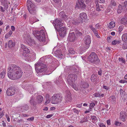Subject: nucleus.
I'll use <instances>...</instances> for the list:
<instances>
[{"instance_id":"obj_18","label":"nucleus","mask_w":127,"mask_h":127,"mask_svg":"<svg viewBox=\"0 0 127 127\" xmlns=\"http://www.w3.org/2000/svg\"><path fill=\"white\" fill-rule=\"evenodd\" d=\"M126 114L124 112H121L120 113V119L123 122L125 121L126 119Z\"/></svg>"},{"instance_id":"obj_43","label":"nucleus","mask_w":127,"mask_h":127,"mask_svg":"<svg viewBox=\"0 0 127 127\" xmlns=\"http://www.w3.org/2000/svg\"><path fill=\"white\" fill-rule=\"evenodd\" d=\"M91 118L92 120V122L94 123H95L97 120L96 117L94 116H91Z\"/></svg>"},{"instance_id":"obj_31","label":"nucleus","mask_w":127,"mask_h":127,"mask_svg":"<svg viewBox=\"0 0 127 127\" xmlns=\"http://www.w3.org/2000/svg\"><path fill=\"white\" fill-rule=\"evenodd\" d=\"M69 53L68 54V55L70 56V54H74L76 52L73 49L70 48L68 50Z\"/></svg>"},{"instance_id":"obj_57","label":"nucleus","mask_w":127,"mask_h":127,"mask_svg":"<svg viewBox=\"0 0 127 127\" xmlns=\"http://www.w3.org/2000/svg\"><path fill=\"white\" fill-rule=\"evenodd\" d=\"M107 39V41L108 42H110L112 39V37L111 36L108 37Z\"/></svg>"},{"instance_id":"obj_60","label":"nucleus","mask_w":127,"mask_h":127,"mask_svg":"<svg viewBox=\"0 0 127 127\" xmlns=\"http://www.w3.org/2000/svg\"><path fill=\"white\" fill-rule=\"evenodd\" d=\"M73 111L75 113H78L79 112L78 110H77L76 109L74 108L73 109Z\"/></svg>"},{"instance_id":"obj_64","label":"nucleus","mask_w":127,"mask_h":127,"mask_svg":"<svg viewBox=\"0 0 127 127\" xmlns=\"http://www.w3.org/2000/svg\"><path fill=\"white\" fill-rule=\"evenodd\" d=\"M53 116V115L52 114H49L47 115L46 116V117L47 118H50L52 117Z\"/></svg>"},{"instance_id":"obj_20","label":"nucleus","mask_w":127,"mask_h":127,"mask_svg":"<svg viewBox=\"0 0 127 127\" xmlns=\"http://www.w3.org/2000/svg\"><path fill=\"white\" fill-rule=\"evenodd\" d=\"M29 106L27 104H25L21 107L20 110L22 112H25L28 110L29 109Z\"/></svg>"},{"instance_id":"obj_42","label":"nucleus","mask_w":127,"mask_h":127,"mask_svg":"<svg viewBox=\"0 0 127 127\" xmlns=\"http://www.w3.org/2000/svg\"><path fill=\"white\" fill-rule=\"evenodd\" d=\"M110 5L111 6H115L116 5V3L114 0H111Z\"/></svg>"},{"instance_id":"obj_46","label":"nucleus","mask_w":127,"mask_h":127,"mask_svg":"<svg viewBox=\"0 0 127 127\" xmlns=\"http://www.w3.org/2000/svg\"><path fill=\"white\" fill-rule=\"evenodd\" d=\"M5 74V71L4 70H3L0 74V76L1 78H3Z\"/></svg>"},{"instance_id":"obj_44","label":"nucleus","mask_w":127,"mask_h":127,"mask_svg":"<svg viewBox=\"0 0 127 127\" xmlns=\"http://www.w3.org/2000/svg\"><path fill=\"white\" fill-rule=\"evenodd\" d=\"M96 76L94 74H93L91 77V81L94 82L95 81Z\"/></svg>"},{"instance_id":"obj_61","label":"nucleus","mask_w":127,"mask_h":127,"mask_svg":"<svg viewBox=\"0 0 127 127\" xmlns=\"http://www.w3.org/2000/svg\"><path fill=\"white\" fill-rule=\"evenodd\" d=\"M121 123L119 122H116L115 123V125L117 126H120Z\"/></svg>"},{"instance_id":"obj_38","label":"nucleus","mask_w":127,"mask_h":127,"mask_svg":"<svg viewBox=\"0 0 127 127\" xmlns=\"http://www.w3.org/2000/svg\"><path fill=\"white\" fill-rule=\"evenodd\" d=\"M0 1L1 3V5L4 6H7L6 5L7 3V1L6 0H0Z\"/></svg>"},{"instance_id":"obj_56","label":"nucleus","mask_w":127,"mask_h":127,"mask_svg":"<svg viewBox=\"0 0 127 127\" xmlns=\"http://www.w3.org/2000/svg\"><path fill=\"white\" fill-rule=\"evenodd\" d=\"M95 28L97 29H99L100 28V26L99 23L96 24L95 26Z\"/></svg>"},{"instance_id":"obj_41","label":"nucleus","mask_w":127,"mask_h":127,"mask_svg":"<svg viewBox=\"0 0 127 127\" xmlns=\"http://www.w3.org/2000/svg\"><path fill=\"white\" fill-rule=\"evenodd\" d=\"M28 91L31 94H32L33 92L35 91L34 88L32 87H31L30 88H29Z\"/></svg>"},{"instance_id":"obj_1","label":"nucleus","mask_w":127,"mask_h":127,"mask_svg":"<svg viewBox=\"0 0 127 127\" xmlns=\"http://www.w3.org/2000/svg\"><path fill=\"white\" fill-rule=\"evenodd\" d=\"M22 69L19 66L14 64L9 65L7 69L8 77L12 80H15L20 78L22 74Z\"/></svg>"},{"instance_id":"obj_39","label":"nucleus","mask_w":127,"mask_h":127,"mask_svg":"<svg viewBox=\"0 0 127 127\" xmlns=\"http://www.w3.org/2000/svg\"><path fill=\"white\" fill-rule=\"evenodd\" d=\"M29 55L31 59H35L36 55V54L33 52H31Z\"/></svg>"},{"instance_id":"obj_62","label":"nucleus","mask_w":127,"mask_h":127,"mask_svg":"<svg viewBox=\"0 0 127 127\" xmlns=\"http://www.w3.org/2000/svg\"><path fill=\"white\" fill-rule=\"evenodd\" d=\"M70 18V17H69V18H67L65 20L67 23H70V19H69V18Z\"/></svg>"},{"instance_id":"obj_28","label":"nucleus","mask_w":127,"mask_h":127,"mask_svg":"<svg viewBox=\"0 0 127 127\" xmlns=\"http://www.w3.org/2000/svg\"><path fill=\"white\" fill-rule=\"evenodd\" d=\"M15 44V42H13L11 40H10L8 42V46L9 48L14 46Z\"/></svg>"},{"instance_id":"obj_29","label":"nucleus","mask_w":127,"mask_h":127,"mask_svg":"<svg viewBox=\"0 0 127 127\" xmlns=\"http://www.w3.org/2000/svg\"><path fill=\"white\" fill-rule=\"evenodd\" d=\"M104 95V94H101L100 93H95L93 95V96L95 97H100L101 96L103 97Z\"/></svg>"},{"instance_id":"obj_11","label":"nucleus","mask_w":127,"mask_h":127,"mask_svg":"<svg viewBox=\"0 0 127 127\" xmlns=\"http://www.w3.org/2000/svg\"><path fill=\"white\" fill-rule=\"evenodd\" d=\"M86 5L82 0H78L76 5V8L80 7L81 9H83L85 7Z\"/></svg>"},{"instance_id":"obj_15","label":"nucleus","mask_w":127,"mask_h":127,"mask_svg":"<svg viewBox=\"0 0 127 127\" xmlns=\"http://www.w3.org/2000/svg\"><path fill=\"white\" fill-rule=\"evenodd\" d=\"M80 16L81 19L79 20L78 23L81 22L82 23L83 19L86 20L88 18L87 14L84 12L80 13Z\"/></svg>"},{"instance_id":"obj_47","label":"nucleus","mask_w":127,"mask_h":127,"mask_svg":"<svg viewBox=\"0 0 127 127\" xmlns=\"http://www.w3.org/2000/svg\"><path fill=\"white\" fill-rule=\"evenodd\" d=\"M124 10L127 11V1H125L124 2Z\"/></svg>"},{"instance_id":"obj_35","label":"nucleus","mask_w":127,"mask_h":127,"mask_svg":"<svg viewBox=\"0 0 127 127\" xmlns=\"http://www.w3.org/2000/svg\"><path fill=\"white\" fill-rule=\"evenodd\" d=\"M46 60H47L49 61V62H51L52 60V57L51 55H47L45 57Z\"/></svg>"},{"instance_id":"obj_13","label":"nucleus","mask_w":127,"mask_h":127,"mask_svg":"<svg viewBox=\"0 0 127 127\" xmlns=\"http://www.w3.org/2000/svg\"><path fill=\"white\" fill-rule=\"evenodd\" d=\"M66 95L65 96V99L67 102H71L72 100L71 97V93L69 90H67L65 92Z\"/></svg>"},{"instance_id":"obj_52","label":"nucleus","mask_w":127,"mask_h":127,"mask_svg":"<svg viewBox=\"0 0 127 127\" xmlns=\"http://www.w3.org/2000/svg\"><path fill=\"white\" fill-rule=\"evenodd\" d=\"M122 48L123 49H127V44L126 43H124L122 46Z\"/></svg>"},{"instance_id":"obj_55","label":"nucleus","mask_w":127,"mask_h":127,"mask_svg":"<svg viewBox=\"0 0 127 127\" xmlns=\"http://www.w3.org/2000/svg\"><path fill=\"white\" fill-rule=\"evenodd\" d=\"M119 82L120 83H127V81L124 80L122 79L119 81Z\"/></svg>"},{"instance_id":"obj_12","label":"nucleus","mask_w":127,"mask_h":127,"mask_svg":"<svg viewBox=\"0 0 127 127\" xmlns=\"http://www.w3.org/2000/svg\"><path fill=\"white\" fill-rule=\"evenodd\" d=\"M15 90L13 87L8 88L6 90V93L8 96H12L14 95L15 93Z\"/></svg>"},{"instance_id":"obj_6","label":"nucleus","mask_w":127,"mask_h":127,"mask_svg":"<svg viewBox=\"0 0 127 127\" xmlns=\"http://www.w3.org/2000/svg\"><path fill=\"white\" fill-rule=\"evenodd\" d=\"M84 41L85 43L84 47H81V50L82 51H85L86 49H88L90 46V44L91 43V38L89 35L86 36L84 39Z\"/></svg>"},{"instance_id":"obj_27","label":"nucleus","mask_w":127,"mask_h":127,"mask_svg":"<svg viewBox=\"0 0 127 127\" xmlns=\"http://www.w3.org/2000/svg\"><path fill=\"white\" fill-rule=\"evenodd\" d=\"M49 95L48 94H47L46 95V101L45 103V104L47 105L50 103V99L49 98Z\"/></svg>"},{"instance_id":"obj_22","label":"nucleus","mask_w":127,"mask_h":127,"mask_svg":"<svg viewBox=\"0 0 127 127\" xmlns=\"http://www.w3.org/2000/svg\"><path fill=\"white\" fill-rule=\"evenodd\" d=\"M59 16L61 18H63L64 20L66 19L67 18V16L64 12L62 11L59 13Z\"/></svg>"},{"instance_id":"obj_3","label":"nucleus","mask_w":127,"mask_h":127,"mask_svg":"<svg viewBox=\"0 0 127 127\" xmlns=\"http://www.w3.org/2000/svg\"><path fill=\"white\" fill-rule=\"evenodd\" d=\"M41 58L38 61L37 64H35V69L37 73L39 72H45L46 71V65L43 64Z\"/></svg>"},{"instance_id":"obj_36","label":"nucleus","mask_w":127,"mask_h":127,"mask_svg":"<svg viewBox=\"0 0 127 127\" xmlns=\"http://www.w3.org/2000/svg\"><path fill=\"white\" fill-rule=\"evenodd\" d=\"M89 27L94 33L96 32H97V31L96 29V28H94L92 25H90L89 26Z\"/></svg>"},{"instance_id":"obj_2","label":"nucleus","mask_w":127,"mask_h":127,"mask_svg":"<svg viewBox=\"0 0 127 127\" xmlns=\"http://www.w3.org/2000/svg\"><path fill=\"white\" fill-rule=\"evenodd\" d=\"M45 31L43 30L40 31H33L32 33L34 36L40 41L44 42L45 41Z\"/></svg>"},{"instance_id":"obj_32","label":"nucleus","mask_w":127,"mask_h":127,"mask_svg":"<svg viewBox=\"0 0 127 127\" xmlns=\"http://www.w3.org/2000/svg\"><path fill=\"white\" fill-rule=\"evenodd\" d=\"M13 33V32L11 31H10L8 32L5 36V37L6 39H7L9 38Z\"/></svg>"},{"instance_id":"obj_48","label":"nucleus","mask_w":127,"mask_h":127,"mask_svg":"<svg viewBox=\"0 0 127 127\" xmlns=\"http://www.w3.org/2000/svg\"><path fill=\"white\" fill-rule=\"evenodd\" d=\"M120 42L119 41L114 40L112 42V44L113 45H115L116 44H119Z\"/></svg>"},{"instance_id":"obj_23","label":"nucleus","mask_w":127,"mask_h":127,"mask_svg":"<svg viewBox=\"0 0 127 127\" xmlns=\"http://www.w3.org/2000/svg\"><path fill=\"white\" fill-rule=\"evenodd\" d=\"M70 19V24H78L80 23H78V21H76L75 19H73L71 17H70L69 18Z\"/></svg>"},{"instance_id":"obj_30","label":"nucleus","mask_w":127,"mask_h":127,"mask_svg":"<svg viewBox=\"0 0 127 127\" xmlns=\"http://www.w3.org/2000/svg\"><path fill=\"white\" fill-rule=\"evenodd\" d=\"M122 37L123 41L125 42H127V33L123 34Z\"/></svg>"},{"instance_id":"obj_58","label":"nucleus","mask_w":127,"mask_h":127,"mask_svg":"<svg viewBox=\"0 0 127 127\" xmlns=\"http://www.w3.org/2000/svg\"><path fill=\"white\" fill-rule=\"evenodd\" d=\"M33 22L32 23L39 21V20L35 17H34L33 18Z\"/></svg>"},{"instance_id":"obj_34","label":"nucleus","mask_w":127,"mask_h":127,"mask_svg":"<svg viewBox=\"0 0 127 127\" xmlns=\"http://www.w3.org/2000/svg\"><path fill=\"white\" fill-rule=\"evenodd\" d=\"M115 22H114L113 21H112L109 24L108 26V27L109 29L113 28L115 27Z\"/></svg>"},{"instance_id":"obj_49","label":"nucleus","mask_w":127,"mask_h":127,"mask_svg":"<svg viewBox=\"0 0 127 127\" xmlns=\"http://www.w3.org/2000/svg\"><path fill=\"white\" fill-rule=\"evenodd\" d=\"M76 33L78 36H81L82 35V33L78 31H76Z\"/></svg>"},{"instance_id":"obj_59","label":"nucleus","mask_w":127,"mask_h":127,"mask_svg":"<svg viewBox=\"0 0 127 127\" xmlns=\"http://www.w3.org/2000/svg\"><path fill=\"white\" fill-rule=\"evenodd\" d=\"M4 111H2V112L0 113V118L2 117L4 115Z\"/></svg>"},{"instance_id":"obj_50","label":"nucleus","mask_w":127,"mask_h":127,"mask_svg":"<svg viewBox=\"0 0 127 127\" xmlns=\"http://www.w3.org/2000/svg\"><path fill=\"white\" fill-rule=\"evenodd\" d=\"M119 62H121L122 63H125V61L124 59L122 57L119 58Z\"/></svg>"},{"instance_id":"obj_24","label":"nucleus","mask_w":127,"mask_h":127,"mask_svg":"<svg viewBox=\"0 0 127 127\" xmlns=\"http://www.w3.org/2000/svg\"><path fill=\"white\" fill-rule=\"evenodd\" d=\"M89 84L88 83L86 82H83L82 84V86H81V89H80V90L81 91L82 90V88H86L88 87Z\"/></svg>"},{"instance_id":"obj_21","label":"nucleus","mask_w":127,"mask_h":127,"mask_svg":"<svg viewBox=\"0 0 127 127\" xmlns=\"http://www.w3.org/2000/svg\"><path fill=\"white\" fill-rule=\"evenodd\" d=\"M30 103L33 106H35L37 104L36 101H35V99L32 97L31 98Z\"/></svg>"},{"instance_id":"obj_25","label":"nucleus","mask_w":127,"mask_h":127,"mask_svg":"<svg viewBox=\"0 0 127 127\" xmlns=\"http://www.w3.org/2000/svg\"><path fill=\"white\" fill-rule=\"evenodd\" d=\"M98 0H95V3L96 4V11H100L101 10V9L100 8V6H99V4L98 3Z\"/></svg>"},{"instance_id":"obj_8","label":"nucleus","mask_w":127,"mask_h":127,"mask_svg":"<svg viewBox=\"0 0 127 127\" xmlns=\"http://www.w3.org/2000/svg\"><path fill=\"white\" fill-rule=\"evenodd\" d=\"M77 78V75L74 74H70L68 76L67 81L69 85L72 84L73 82H74Z\"/></svg>"},{"instance_id":"obj_9","label":"nucleus","mask_w":127,"mask_h":127,"mask_svg":"<svg viewBox=\"0 0 127 127\" xmlns=\"http://www.w3.org/2000/svg\"><path fill=\"white\" fill-rule=\"evenodd\" d=\"M53 24L54 25H55V28L57 30V28L58 29L59 28H60V27L64 25V22L62 21L60 19H56L55 20L53 21Z\"/></svg>"},{"instance_id":"obj_17","label":"nucleus","mask_w":127,"mask_h":127,"mask_svg":"<svg viewBox=\"0 0 127 127\" xmlns=\"http://www.w3.org/2000/svg\"><path fill=\"white\" fill-rule=\"evenodd\" d=\"M21 49L24 53L28 54L30 52V49L23 44L21 45Z\"/></svg>"},{"instance_id":"obj_54","label":"nucleus","mask_w":127,"mask_h":127,"mask_svg":"<svg viewBox=\"0 0 127 127\" xmlns=\"http://www.w3.org/2000/svg\"><path fill=\"white\" fill-rule=\"evenodd\" d=\"M34 119L33 117H32L30 118H29L27 119V120L28 121H32Z\"/></svg>"},{"instance_id":"obj_45","label":"nucleus","mask_w":127,"mask_h":127,"mask_svg":"<svg viewBox=\"0 0 127 127\" xmlns=\"http://www.w3.org/2000/svg\"><path fill=\"white\" fill-rule=\"evenodd\" d=\"M4 8L0 6V11L1 12H4L5 11V10L7 9L8 8V6H5Z\"/></svg>"},{"instance_id":"obj_16","label":"nucleus","mask_w":127,"mask_h":127,"mask_svg":"<svg viewBox=\"0 0 127 127\" xmlns=\"http://www.w3.org/2000/svg\"><path fill=\"white\" fill-rule=\"evenodd\" d=\"M54 54L55 56L60 59H62L63 58V55L60 50H56L54 53Z\"/></svg>"},{"instance_id":"obj_14","label":"nucleus","mask_w":127,"mask_h":127,"mask_svg":"<svg viewBox=\"0 0 127 127\" xmlns=\"http://www.w3.org/2000/svg\"><path fill=\"white\" fill-rule=\"evenodd\" d=\"M57 30L59 32L61 36H64L66 33V28L64 27H62L58 29L57 28Z\"/></svg>"},{"instance_id":"obj_19","label":"nucleus","mask_w":127,"mask_h":127,"mask_svg":"<svg viewBox=\"0 0 127 127\" xmlns=\"http://www.w3.org/2000/svg\"><path fill=\"white\" fill-rule=\"evenodd\" d=\"M36 100L37 104H39L43 101V97L41 95H38L36 97Z\"/></svg>"},{"instance_id":"obj_5","label":"nucleus","mask_w":127,"mask_h":127,"mask_svg":"<svg viewBox=\"0 0 127 127\" xmlns=\"http://www.w3.org/2000/svg\"><path fill=\"white\" fill-rule=\"evenodd\" d=\"M88 59L90 62L96 64H98L100 61L97 55L94 52H92L90 54L88 57Z\"/></svg>"},{"instance_id":"obj_51","label":"nucleus","mask_w":127,"mask_h":127,"mask_svg":"<svg viewBox=\"0 0 127 127\" xmlns=\"http://www.w3.org/2000/svg\"><path fill=\"white\" fill-rule=\"evenodd\" d=\"M124 28L123 26H120L119 28V33H120L123 30Z\"/></svg>"},{"instance_id":"obj_26","label":"nucleus","mask_w":127,"mask_h":127,"mask_svg":"<svg viewBox=\"0 0 127 127\" xmlns=\"http://www.w3.org/2000/svg\"><path fill=\"white\" fill-rule=\"evenodd\" d=\"M124 6H123L121 5H119V8L117 10V12L118 13H120L121 12L123 11Z\"/></svg>"},{"instance_id":"obj_53","label":"nucleus","mask_w":127,"mask_h":127,"mask_svg":"<svg viewBox=\"0 0 127 127\" xmlns=\"http://www.w3.org/2000/svg\"><path fill=\"white\" fill-rule=\"evenodd\" d=\"M95 105V104L94 103H92L90 104V109L94 107Z\"/></svg>"},{"instance_id":"obj_10","label":"nucleus","mask_w":127,"mask_h":127,"mask_svg":"<svg viewBox=\"0 0 127 127\" xmlns=\"http://www.w3.org/2000/svg\"><path fill=\"white\" fill-rule=\"evenodd\" d=\"M76 39V37L74 32H70L68 34V40L71 42H74Z\"/></svg>"},{"instance_id":"obj_40","label":"nucleus","mask_w":127,"mask_h":127,"mask_svg":"<svg viewBox=\"0 0 127 127\" xmlns=\"http://www.w3.org/2000/svg\"><path fill=\"white\" fill-rule=\"evenodd\" d=\"M69 85L71 86L72 87L74 88V89L76 91H77L78 90V89L76 86V85L74 83V82L72 83V84Z\"/></svg>"},{"instance_id":"obj_33","label":"nucleus","mask_w":127,"mask_h":127,"mask_svg":"<svg viewBox=\"0 0 127 127\" xmlns=\"http://www.w3.org/2000/svg\"><path fill=\"white\" fill-rule=\"evenodd\" d=\"M121 23L124 25L127 24V18H122L121 20Z\"/></svg>"},{"instance_id":"obj_4","label":"nucleus","mask_w":127,"mask_h":127,"mask_svg":"<svg viewBox=\"0 0 127 127\" xmlns=\"http://www.w3.org/2000/svg\"><path fill=\"white\" fill-rule=\"evenodd\" d=\"M27 9L30 13L33 15L36 13V6L31 0H28L27 3Z\"/></svg>"},{"instance_id":"obj_63","label":"nucleus","mask_w":127,"mask_h":127,"mask_svg":"<svg viewBox=\"0 0 127 127\" xmlns=\"http://www.w3.org/2000/svg\"><path fill=\"white\" fill-rule=\"evenodd\" d=\"M99 127H105V126L103 123H101L99 124Z\"/></svg>"},{"instance_id":"obj_7","label":"nucleus","mask_w":127,"mask_h":127,"mask_svg":"<svg viewBox=\"0 0 127 127\" xmlns=\"http://www.w3.org/2000/svg\"><path fill=\"white\" fill-rule=\"evenodd\" d=\"M62 96L59 94H55L52 97L51 103L56 104L60 103L62 101Z\"/></svg>"},{"instance_id":"obj_37","label":"nucleus","mask_w":127,"mask_h":127,"mask_svg":"<svg viewBox=\"0 0 127 127\" xmlns=\"http://www.w3.org/2000/svg\"><path fill=\"white\" fill-rule=\"evenodd\" d=\"M110 99L112 103H114L116 101V98L115 96L114 95H112L110 97Z\"/></svg>"}]
</instances>
